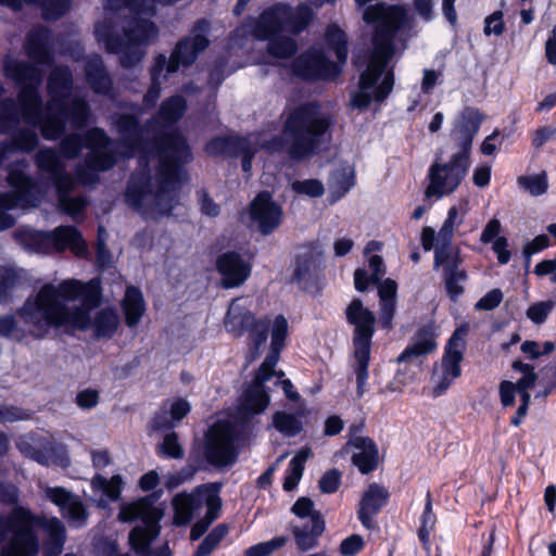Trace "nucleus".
Masks as SVG:
<instances>
[{
  "mask_svg": "<svg viewBox=\"0 0 556 556\" xmlns=\"http://www.w3.org/2000/svg\"><path fill=\"white\" fill-rule=\"evenodd\" d=\"M187 102L181 96L164 100L157 114L144 128L137 117L128 114L116 116L115 126L125 151L123 156L137 153L138 169L131 175L126 192L127 205L146 219L169 215L178 204L179 190L186 180L185 163L192 160L186 139L165 128L185 114Z\"/></svg>",
  "mask_w": 556,
  "mask_h": 556,
  "instance_id": "f257e3e1",
  "label": "nucleus"
},
{
  "mask_svg": "<svg viewBox=\"0 0 556 556\" xmlns=\"http://www.w3.org/2000/svg\"><path fill=\"white\" fill-rule=\"evenodd\" d=\"M4 75L20 87L18 106L23 119L34 128H39L46 140L59 139L66 128L67 121L73 129H83L91 116L90 106L84 98L67 99L73 88L72 72L67 66H55L47 83L49 100L43 106L39 89L43 74L35 64L7 56L3 61Z\"/></svg>",
  "mask_w": 556,
  "mask_h": 556,
  "instance_id": "f03ea898",
  "label": "nucleus"
},
{
  "mask_svg": "<svg viewBox=\"0 0 556 556\" xmlns=\"http://www.w3.org/2000/svg\"><path fill=\"white\" fill-rule=\"evenodd\" d=\"M100 301L98 280L66 279L59 285H43L18 309V315L36 338L45 337L53 327L71 326L91 329L98 339H110L119 326V316L114 308H102L92 317L91 312Z\"/></svg>",
  "mask_w": 556,
  "mask_h": 556,
  "instance_id": "7ed1b4c3",
  "label": "nucleus"
},
{
  "mask_svg": "<svg viewBox=\"0 0 556 556\" xmlns=\"http://www.w3.org/2000/svg\"><path fill=\"white\" fill-rule=\"evenodd\" d=\"M249 306L248 299L233 300L229 305L224 325L227 332L236 338L242 337L244 333L249 334V354L247 356L249 363L254 362L261 355L270 332V351L260 366L253 382L245 390L242 403L248 412L260 414L267 408L270 402L265 383L275 376L278 377L276 383L281 384L288 399L298 401L300 395L294 391L291 380H280L285 376L283 371L275 370L288 337L287 319L282 315H277L273 319L256 318Z\"/></svg>",
  "mask_w": 556,
  "mask_h": 556,
  "instance_id": "20e7f679",
  "label": "nucleus"
},
{
  "mask_svg": "<svg viewBox=\"0 0 556 556\" xmlns=\"http://www.w3.org/2000/svg\"><path fill=\"white\" fill-rule=\"evenodd\" d=\"M331 125L328 114L320 111L317 103L311 102L296 106L287 116L283 138L267 139L263 134L247 137H218L206 144L210 155L235 156L242 159V169L250 173L252 159L258 149L277 152L286 147L293 160H303L314 154Z\"/></svg>",
  "mask_w": 556,
  "mask_h": 556,
  "instance_id": "39448f33",
  "label": "nucleus"
},
{
  "mask_svg": "<svg viewBox=\"0 0 556 556\" xmlns=\"http://www.w3.org/2000/svg\"><path fill=\"white\" fill-rule=\"evenodd\" d=\"M363 18L375 25V31L367 66L359 75L358 90L350 99L351 105L361 111L372 101L382 102L393 90L394 74L390 63L395 55L396 33L406 22L407 12L402 5L377 3L364 10Z\"/></svg>",
  "mask_w": 556,
  "mask_h": 556,
  "instance_id": "423d86ee",
  "label": "nucleus"
},
{
  "mask_svg": "<svg viewBox=\"0 0 556 556\" xmlns=\"http://www.w3.org/2000/svg\"><path fill=\"white\" fill-rule=\"evenodd\" d=\"M312 18L313 11L307 4H300L294 9L288 3L277 2L263 10L257 17H247L236 28L233 39L252 37L266 41L270 55L287 59L296 52V42L285 33L296 35L303 31Z\"/></svg>",
  "mask_w": 556,
  "mask_h": 556,
  "instance_id": "0eeeda50",
  "label": "nucleus"
},
{
  "mask_svg": "<svg viewBox=\"0 0 556 556\" xmlns=\"http://www.w3.org/2000/svg\"><path fill=\"white\" fill-rule=\"evenodd\" d=\"M43 531L47 556H59L66 541V528L58 517L33 514L23 506L14 507L8 515H0V556H35L39 552V539L35 531Z\"/></svg>",
  "mask_w": 556,
  "mask_h": 556,
  "instance_id": "6e6552de",
  "label": "nucleus"
},
{
  "mask_svg": "<svg viewBox=\"0 0 556 556\" xmlns=\"http://www.w3.org/2000/svg\"><path fill=\"white\" fill-rule=\"evenodd\" d=\"M111 140L102 128L93 127L85 135L70 134L62 138L60 151L68 160L77 157L84 147L89 149V153L83 163L75 168V176L79 184L91 186L98 182L99 173L111 169L116 157L110 149Z\"/></svg>",
  "mask_w": 556,
  "mask_h": 556,
  "instance_id": "1a4fd4ad",
  "label": "nucleus"
},
{
  "mask_svg": "<svg viewBox=\"0 0 556 556\" xmlns=\"http://www.w3.org/2000/svg\"><path fill=\"white\" fill-rule=\"evenodd\" d=\"M219 492L220 485L218 483H206L197 486L191 493L181 492L174 496L172 504L174 522L177 526L189 523L200 509L206 508L205 516L191 528L190 539L192 541L199 540L219 517L222 508Z\"/></svg>",
  "mask_w": 556,
  "mask_h": 556,
  "instance_id": "9d476101",
  "label": "nucleus"
},
{
  "mask_svg": "<svg viewBox=\"0 0 556 556\" xmlns=\"http://www.w3.org/2000/svg\"><path fill=\"white\" fill-rule=\"evenodd\" d=\"M325 40L333 50L338 63L329 61L321 50L311 49L293 62L292 71L296 76L305 79H329L341 73V67L348 58L345 34L339 27L332 25L327 28Z\"/></svg>",
  "mask_w": 556,
  "mask_h": 556,
  "instance_id": "9b49d317",
  "label": "nucleus"
},
{
  "mask_svg": "<svg viewBox=\"0 0 556 556\" xmlns=\"http://www.w3.org/2000/svg\"><path fill=\"white\" fill-rule=\"evenodd\" d=\"M38 169L47 174L58 192L61 210L74 220H78L87 206L83 197H70L76 186V179L66 170V164L61 155L52 148H42L35 155Z\"/></svg>",
  "mask_w": 556,
  "mask_h": 556,
  "instance_id": "f8f14e48",
  "label": "nucleus"
},
{
  "mask_svg": "<svg viewBox=\"0 0 556 556\" xmlns=\"http://www.w3.org/2000/svg\"><path fill=\"white\" fill-rule=\"evenodd\" d=\"M249 432L250 427L245 422L216 421L205 435V459L215 467L233 465Z\"/></svg>",
  "mask_w": 556,
  "mask_h": 556,
  "instance_id": "ddd939ff",
  "label": "nucleus"
},
{
  "mask_svg": "<svg viewBox=\"0 0 556 556\" xmlns=\"http://www.w3.org/2000/svg\"><path fill=\"white\" fill-rule=\"evenodd\" d=\"M155 502L156 497L150 495L124 505L119 510L121 521H141V525L136 526L129 533L130 545L138 554H146L151 542L160 533L159 522L163 517V510L155 506Z\"/></svg>",
  "mask_w": 556,
  "mask_h": 556,
  "instance_id": "4468645a",
  "label": "nucleus"
},
{
  "mask_svg": "<svg viewBox=\"0 0 556 556\" xmlns=\"http://www.w3.org/2000/svg\"><path fill=\"white\" fill-rule=\"evenodd\" d=\"M27 166L25 161H21L8 168L7 180L13 192L0 193V231L14 225V218L7 213L8 210L35 206L43 197L38 185L26 175Z\"/></svg>",
  "mask_w": 556,
  "mask_h": 556,
  "instance_id": "2eb2a0df",
  "label": "nucleus"
},
{
  "mask_svg": "<svg viewBox=\"0 0 556 556\" xmlns=\"http://www.w3.org/2000/svg\"><path fill=\"white\" fill-rule=\"evenodd\" d=\"M25 248L36 253L62 252L70 249L78 256L87 252L86 241L77 228L59 226L53 231L26 230L21 233Z\"/></svg>",
  "mask_w": 556,
  "mask_h": 556,
  "instance_id": "dca6fc26",
  "label": "nucleus"
},
{
  "mask_svg": "<svg viewBox=\"0 0 556 556\" xmlns=\"http://www.w3.org/2000/svg\"><path fill=\"white\" fill-rule=\"evenodd\" d=\"M470 166L469 156L454 153L448 162H434L428 170L427 198L442 199L460 185Z\"/></svg>",
  "mask_w": 556,
  "mask_h": 556,
  "instance_id": "f3484780",
  "label": "nucleus"
},
{
  "mask_svg": "<svg viewBox=\"0 0 556 556\" xmlns=\"http://www.w3.org/2000/svg\"><path fill=\"white\" fill-rule=\"evenodd\" d=\"M22 113L12 98L3 99L0 102V134H10L21 122ZM38 136L34 129H22L17 131L11 141L0 143V165L17 150L25 152L33 151L38 146Z\"/></svg>",
  "mask_w": 556,
  "mask_h": 556,
  "instance_id": "a211bd4d",
  "label": "nucleus"
},
{
  "mask_svg": "<svg viewBox=\"0 0 556 556\" xmlns=\"http://www.w3.org/2000/svg\"><path fill=\"white\" fill-rule=\"evenodd\" d=\"M464 350L465 342L463 333L456 330L450 338L440 363L433 365L430 378L431 395L433 397L443 395L460 376V363L463 361Z\"/></svg>",
  "mask_w": 556,
  "mask_h": 556,
  "instance_id": "6ab92c4d",
  "label": "nucleus"
},
{
  "mask_svg": "<svg viewBox=\"0 0 556 556\" xmlns=\"http://www.w3.org/2000/svg\"><path fill=\"white\" fill-rule=\"evenodd\" d=\"M210 22L207 20L202 18L195 23L190 36L178 41L170 56L166 58L167 73H175L180 66L190 65L197 60L210 43L206 36Z\"/></svg>",
  "mask_w": 556,
  "mask_h": 556,
  "instance_id": "aec40b11",
  "label": "nucleus"
},
{
  "mask_svg": "<svg viewBox=\"0 0 556 556\" xmlns=\"http://www.w3.org/2000/svg\"><path fill=\"white\" fill-rule=\"evenodd\" d=\"M43 496L59 507L71 527L83 528L87 525L88 511L78 495L62 486H45Z\"/></svg>",
  "mask_w": 556,
  "mask_h": 556,
  "instance_id": "412c9836",
  "label": "nucleus"
},
{
  "mask_svg": "<svg viewBox=\"0 0 556 556\" xmlns=\"http://www.w3.org/2000/svg\"><path fill=\"white\" fill-rule=\"evenodd\" d=\"M345 317L354 327V351L370 350L376 323L374 313L365 307L359 299H354L345 309Z\"/></svg>",
  "mask_w": 556,
  "mask_h": 556,
  "instance_id": "4be33fe9",
  "label": "nucleus"
},
{
  "mask_svg": "<svg viewBox=\"0 0 556 556\" xmlns=\"http://www.w3.org/2000/svg\"><path fill=\"white\" fill-rule=\"evenodd\" d=\"M484 115L480 110L471 106L463 109L456 116L452 128V139L455 141L459 154L470 155L475 136L477 135Z\"/></svg>",
  "mask_w": 556,
  "mask_h": 556,
  "instance_id": "5701e85b",
  "label": "nucleus"
},
{
  "mask_svg": "<svg viewBox=\"0 0 556 556\" xmlns=\"http://www.w3.org/2000/svg\"><path fill=\"white\" fill-rule=\"evenodd\" d=\"M250 216L263 235H269L280 225L282 208L269 192L263 191L251 202Z\"/></svg>",
  "mask_w": 556,
  "mask_h": 556,
  "instance_id": "b1692460",
  "label": "nucleus"
},
{
  "mask_svg": "<svg viewBox=\"0 0 556 556\" xmlns=\"http://www.w3.org/2000/svg\"><path fill=\"white\" fill-rule=\"evenodd\" d=\"M218 273L222 276L224 288L241 286L250 276L251 266L236 252H225L216 261Z\"/></svg>",
  "mask_w": 556,
  "mask_h": 556,
  "instance_id": "393cba45",
  "label": "nucleus"
},
{
  "mask_svg": "<svg viewBox=\"0 0 556 556\" xmlns=\"http://www.w3.org/2000/svg\"><path fill=\"white\" fill-rule=\"evenodd\" d=\"M16 446L25 457L45 466L53 462L56 453L55 443L51 438L35 433L20 437Z\"/></svg>",
  "mask_w": 556,
  "mask_h": 556,
  "instance_id": "a878e982",
  "label": "nucleus"
},
{
  "mask_svg": "<svg viewBox=\"0 0 556 556\" xmlns=\"http://www.w3.org/2000/svg\"><path fill=\"white\" fill-rule=\"evenodd\" d=\"M289 529L296 548L305 553L318 546L319 538L326 529V523L323 515H316L311 521L292 520Z\"/></svg>",
  "mask_w": 556,
  "mask_h": 556,
  "instance_id": "bb28decb",
  "label": "nucleus"
},
{
  "mask_svg": "<svg viewBox=\"0 0 556 556\" xmlns=\"http://www.w3.org/2000/svg\"><path fill=\"white\" fill-rule=\"evenodd\" d=\"M53 37L46 27L31 29L24 43L26 55L36 64L50 65L53 60Z\"/></svg>",
  "mask_w": 556,
  "mask_h": 556,
  "instance_id": "cd10ccee",
  "label": "nucleus"
},
{
  "mask_svg": "<svg viewBox=\"0 0 556 556\" xmlns=\"http://www.w3.org/2000/svg\"><path fill=\"white\" fill-rule=\"evenodd\" d=\"M437 334L431 325L420 328L405 350L397 356V363H408L431 354L437 349Z\"/></svg>",
  "mask_w": 556,
  "mask_h": 556,
  "instance_id": "c85d7f7f",
  "label": "nucleus"
},
{
  "mask_svg": "<svg viewBox=\"0 0 556 556\" xmlns=\"http://www.w3.org/2000/svg\"><path fill=\"white\" fill-rule=\"evenodd\" d=\"M388 497L389 493L384 488L376 483L368 486L358 509V519L365 528L372 527V516L384 506Z\"/></svg>",
  "mask_w": 556,
  "mask_h": 556,
  "instance_id": "c756f323",
  "label": "nucleus"
},
{
  "mask_svg": "<svg viewBox=\"0 0 556 556\" xmlns=\"http://www.w3.org/2000/svg\"><path fill=\"white\" fill-rule=\"evenodd\" d=\"M85 74L86 80L93 92L103 96L111 92L112 80L100 55L93 54L87 58Z\"/></svg>",
  "mask_w": 556,
  "mask_h": 556,
  "instance_id": "7c9ffc66",
  "label": "nucleus"
},
{
  "mask_svg": "<svg viewBox=\"0 0 556 556\" xmlns=\"http://www.w3.org/2000/svg\"><path fill=\"white\" fill-rule=\"evenodd\" d=\"M353 464L362 473L372 471L378 465V450L369 438H356L353 442Z\"/></svg>",
  "mask_w": 556,
  "mask_h": 556,
  "instance_id": "2f4dec72",
  "label": "nucleus"
},
{
  "mask_svg": "<svg viewBox=\"0 0 556 556\" xmlns=\"http://www.w3.org/2000/svg\"><path fill=\"white\" fill-rule=\"evenodd\" d=\"M379 292V307H380V323L382 328L391 329L392 320L396 307V282L392 279H386L378 288Z\"/></svg>",
  "mask_w": 556,
  "mask_h": 556,
  "instance_id": "473e14b6",
  "label": "nucleus"
},
{
  "mask_svg": "<svg viewBox=\"0 0 556 556\" xmlns=\"http://www.w3.org/2000/svg\"><path fill=\"white\" fill-rule=\"evenodd\" d=\"M166 55L161 53L154 59V63L150 70L151 86L143 97V103L148 106H154L161 96V86L167 80L172 73L166 72Z\"/></svg>",
  "mask_w": 556,
  "mask_h": 556,
  "instance_id": "72a5a7b5",
  "label": "nucleus"
},
{
  "mask_svg": "<svg viewBox=\"0 0 556 556\" xmlns=\"http://www.w3.org/2000/svg\"><path fill=\"white\" fill-rule=\"evenodd\" d=\"M122 309L126 325L129 328L137 326L146 312V303L141 291L136 287H128L122 301Z\"/></svg>",
  "mask_w": 556,
  "mask_h": 556,
  "instance_id": "f704fd0d",
  "label": "nucleus"
},
{
  "mask_svg": "<svg viewBox=\"0 0 556 556\" xmlns=\"http://www.w3.org/2000/svg\"><path fill=\"white\" fill-rule=\"evenodd\" d=\"M355 184V174L353 167L345 165L332 172L329 184V199L337 202L344 197Z\"/></svg>",
  "mask_w": 556,
  "mask_h": 556,
  "instance_id": "c9c22d12",
  "label": "nucleus"
},
{
  "mask_svg": "<svg viewBox=\"0 0 556 556\" xmlns=\"http://www.w3.org/2000/svg\"><path fill=\"white\" fill-rule=\"evenodd\" d=\"M191 409L190 403L185 399H177L172 402L169 412L162 409L153 418L155 429L172 428L179 422Z\"/></svg>",
  "mask_w": 556,
  "mask_h": 556,
  "instance_id": "e433bc0d",
  "label": "nucleus"
},
{
  "mask_svg": "<svg viewBox=\"0 0 556 556\" xmlns=\"http://www.w3.org/2000/svg\"><path fill=\"white\" fill-rule=\"evenodd\" d=\"M309 457L311 451L304 448L291 458L283 482V489L286 491H292L298 485L304 471V465Z\"/></svg>",
  "mask_w": 556,
  "mask_h": 556,
  "instance_id": "4c0bfd02",
  "label": "nucleus"
},
{
  "mask_svg": "<svg viewBox=\"0 0 556 556\" xmlns=\"http://www.w3.org/2000/svg\"><path fill=\"white\" fill-rule=\"evenodd\" d=\"M273 426L285 437H294L302 430L301 419L287 412H276L273 416Z\"/></svg>",
  "mask_w": 556,
  "mask_h": 556,
  "instance_id": "58836bf2",
  "label": "nucleus"
},
{
  "mask_svg": "<svg viewBox=\"0 0 556 556\" xmlns=\"http://www.w3.org/2000/svg\"><path fill=\"white\" fill-rule=\"evenodd\" d=\"M320 263L313 255H301L298 257L294 278L300 285H305L317 277Z\"/></svg>",
  "mask_w": 556,
  "mask_h": 556,
  "instance_id": "ea45409f",
  "label": "nucleus"
},
{
  "mask_svg": "<svg viewBox=\"0 0 556 556\" xmlns=\"http://www.w3.org/2000/svg\"><path fill=\"white\" fill-rule=\"evenodd\" d=\"M437 517L432 510V497L428 491L426 494V504L424 511L420 516V527L418 529V538L422 544H428L430 534L434 530Z\"/></svg>",
  "mask_w": 556,
  "mask_h": 556,
  "instance_id": "a19ab883",
  "label": "nucleus"
},
{
  "mask_svg": "<svg viewBox=\"0 0 556 556\" xmlns=\"http://www.w3.org/2000/svg\"><path fill=\"white\" fill-rule=\"evenodd\" d=\"M356 361L355 375H356V392L358 397H362L366 392V384L368 380V364L370 359V350L354 351Z\"/></svg>",
  "mask_w": 556,
  "mask_h": 556,
  "instance_id": "79ce46f5",
  "label": "nucleus"
},
{
  "mask_svg": "<svg viewBox=\"0 0 556 556\" xmlns=\"http://www.w3.org/2000/svg\"><path fill=\"white\" fill-rule=\"evenodd\" d=\"M444 279L446 291L455 301L464 292L463 283L466 280V273L448 264L444 268Z\"/></svg>",
  "mask_w": 556,
  "mask_h": 556,
  "instance_id": "37998d69",
  "label": "nucleus"
},
{
  "mask_svg": "<svg viewBox=\"0 0 556 556\" xmlns=\"http://www.w3.org/2000/svg\"><path fill=\"white\" fill-rule=\"evenodd\" d=\"M94 491L103 492L110 500L116 501L121 494L122 477L114 475L110 480L101 475H96L91 480Z\"/></svg>",
  "mask_w": 556,
  "mask_h": 556,
  "instance_id": "c03bdc74",
  "label": "nucleus"
},
{
  "mask_svg": "<svg viewBox=\"0 0 556 556\" xmlns=\"http://www.w3.org/2000/svg\"><path fill=\"white\" fill-rule=\"evenodd\" d=\"M228 534V527L225 523L216 526L200 543L194 556H208Z\"/></svg>",
  "mask_w": 556,
  "mask_h": 556,
  "instance_id": "a18cd8bd",
  "label": "nucleus"
},
{
  "mask_svg": "<svg viewBox=\"0 0 556 556\" xmlns=\"http://www.w3.org/2000/svg\"><path fill=\"white\" fill-rule=\"evenodd\" d=\"M517 182L521 188L534 197L544 194L548 187L545 173L520 176L518 177Z\"/></svg>",
  "mask_w": 556,
  "mask_h": 556,
  "instance_id": "49530a36",
  "label": "nucleus"
},
{
  "mask_svg": "<svg viewBox=\"0 0 556 556\" xmlns=\"http://www.w3.org/2000/svg\"><path fill=\"white\" fill-rule=\"evenodd\" d=\"M20 274L10 266L0 267V302L9 300L11 291L20 282Z\"/></svg>",
  "mask_w": 556,
  "mask_h": 556,
  "instance_id": "de8ad7c7",
  "label": "nucleus"
},
{
  "mask_svg": "<svg viewBox=\"0 0 556 556\" xmlns=\"http://www.w3.org/2000/svg\"><path fill=\"white\" fill-rule=\"evenodd\" d=\"M72 0H42V17L47 21H56L63 16L71 7Z\"/></svg>",
  "mask_w": 556,
  "mask_h": 556,
  "instance_id": "09e8293b",
  "label": "nucleus"
},
{
  "mask_svg": "<svg viewBox=\"0 0 556 556\" xmlns=\"http://www.w3.org/2000/svg\"><path fill=\"white\" fill-rule=\"evenodd\" d=\"M287 536H276L269 541L250 546L245 551V556H268L276 549L283 547L287 544Z\"/></svg>",
  "mask_w": 556,
  "mask_h": 556,
  "instance_id": "8fccbe9b",
  "label": "nucleus"
},
{
  "mask_svg": "<svg viewBox=\"0 0 556 556\" xmlns=\"http://www.w3.org/2000/svg\"><path fill=\"white\" fill-rule=\"evenodd\" d=\"M292 514L295 516L293 520L311 521L316 515H321L315 509L314 502L308 497H300L291 507Z\"/></svg>",
  "mask_w": 556,
  "mask_h": 556,
  "instance_id": "3c124183",
  "label": "nucleus"
},
{
  "mask_svg": "<svg viewBox=\"0 0 556 556\" xmlns=\"http://www.w3.org/2000/svg\"><path fill=\"white\" fill-rule=\"evenodd\" d=\"M291 189L295 193L311 198L320 197L325 191L324 185L317 179L295 180L291 184Z\"/></svg>",
  "mask_w": 556,
  "mask_h": 556,
  "instance_id": "603ef678",
  "label": "nucleus"
},
{
  "mask_svg": "<svg viewBox=\"0 0 556 556\" xmlns=\"http://www.w3.org/2000/svg\"><path fill=\"white\" fill-rule=\"evenodd\" d=\"M468 204L467 200H462L457 204L451 206L443 225L455 231V229L463 224L465 216L468 213Z\"/></svg>",
  "mask_w": 556,
  "mask_h": 556,
  "instance_id": "864d4df0",
  "label": "nucleus"
},
{
  "mask_svg": "<svg viewBox=\"0 0 556 556\" xmlns=\"http://www.w3.org/2000/svg\"><path fill=\"white\" fill-rule=\"evenodd\" d=\"M555 306V301L547 300L534 303L527 309V317L536 325L543 324Z\"/></svg>",
  "mask_w": 556,
  "mask_h": 556,
  "instance_id": "5fc2aeb1",
  "label": "nucleus"
},
{
  "mask_svg": "<svg viewBox=\"0 0 556 556\" xmlns=\"http://www.w3.org/2000/svg\"><path fill=\"white\" fill-rule=\"evenodd\" d=\"M197 469L192 465H188L181 468L179 471L169 473L165 477L164 485L168 490H173L178 488L180 484L191 480L195 473Z\"/></svg>",
  "mask_w": 556,
  "mask_h": 556,
  "instance_id": "6e6d98bb",
  "label": "nucleus"
},
{
  "mask_svg": "<svg viewBox=\"0 0 556 556\" xmlns=\"http://www.w3.org/2000/svg\"><path fill=\"white\" fill-rule=\"evenodd\" d=\"M505 24L503 21V13L495 11L484 20L483 33L485 36H500L504 33Z\"/></svg>",
  "mask_w": 556,
  "mask_h": 556,
  "instance_id": "4d7b16f0",
  "label": "nucleus"
},
{
  "mask_svg": "<svg viewBox=\"0 0 556 556\" xmlns=\"http://www.w3.org/2000/svg\"><path fill=\"white\" fill-rule=\"evenodd\" d=\"M197 197L202 214L210 217H216L219 215V205L210 197L205 190H199L197 192Z\"/></svg>",
  "mask_w": 556,
  "mask_h": 556,
  "instance_id": "13d9d810",
  "label": "nucleus"
},
{
  "mask_svg": "<svg viewBox=\"0 0 556 556\" xmlns=\"http://www.w3.org/2000/svg\"><path fill=\"white\" fill-rule=\"evenodd\" d=\"M161 450L163 454L172 458H181L184 455V450L179 444L177 434L175 432L165 435L161 445Z\"/></svg>",
  "mask_w": 556,
  "mask_h": 556,
  "instance_id": "bf43d9fd",
  "label": "nucleus"
},
{
  "mask_svg": "<svg viewBox=\"0 0 556 556\" xmlns=\"http://www.w3.org/2000/svg\"><path fill=\"white\" fill-rule=\"evenodd\" d=\"M503 300V292L500 289H493L483 295L475 305L478 311H492L497 307Z\"/></svg>",
  "mask_w": 556,
  "mask_h": 556,
  "instance_id": "052dcab7",
  "label": "nucleus"
},
{
  "mask_svg": "<svg viewBox=\"0 0 556 556\" xmlns=\"http://www.w3.org/2000/svg\"><path fill=\"white\" fill-rule=\"evenodd\" d=\"M442 84L441 72L426 68L422 72L420 89L424 94H431L434 87Z\"/></svg>",
  "mask_w": 556,
  "mask_h": 556,
  "instance_id": "680f3d73",
  "label": "nucleus"
},
{
  "mask_svg": "<svg viewBox=\"0 0 556 556\" xmlns=\"http://www.w3.org/2000/svg\"><path fill=\"white\" fill-rule=\"evenodd\" d=\"M340 471L337 469H331L327 471L319 480V489L323 493H334L340 485Z\"/></svg>",
  "mask_w": 556,
  "mask_h": 556,
  "instance_id": "e2e57ef3",
  "label": "nucleus"
},
{
  "mask_svg": "<svg viewBox=\"0 0 556 556\" xmlns=\"http://www.w3.org/2000/svg\"><path fill=\"white\" fill-rule=\"evenodd\" d=\"M364 548V540L358 534H352L340 544V553L344 556H354Z\"/></svg>",
  "mask_w": 556,
  "mask_h": 556,
  "instance_id": "0e129e2a",
  "label": "nucleus"
},
{
  "mask_svg": "<svg viewBox=\"0 0 556 556\" xmlns=\"http://www.w3.org/2000/svg\"><path fill=\"white\" fill-rule=\"evenodd\" d=\"M0 336L14 340H21L22 334L18 330L13 316L0 317Z\"/></svg>",
  "mask_w": 556,
  "mask_h": 556,
  "instance_id": "69168bd1",
  "label": "nucleus"
},
{
  "mask_svg": "<svg viewBox=\"0 0 556 556\" xmlns=\"http://www.w3.org/2000/svg\"><path fill=\"white\" fill-rule=\"evenodd\" d=\"M549 247V239L546 235H539L528 242L523 248L525 256L530 260L531 255L536 254Z\"/></svg>",
  "mask_w": 556,
  "mask_h": 556,
  "instance_id": "338daca9",
  "label": "nucleus"
},
{
  "mask_svg": "<svg viewBox=\"0 0 556 556\" xmlns=\"http://www.w3.org/2000/svg\"><path fill=\"white\" fill-rule=\"evenodd\" d=\"M501 222L497 218L490 219L481 232L480 241L484 244L493 242L496 238L501 237Z\"/></svg>",
  "mask_w": 556,
  "mask_h": 556,
  "instance_id": "774afa93",
  "label": "nucleus"
}]
</instances>
